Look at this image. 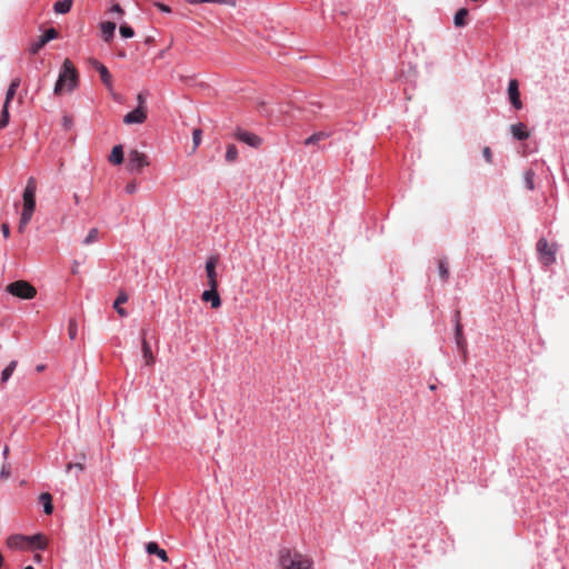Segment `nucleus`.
I'll list each match as a JSON object with an SVG mask.
<instances>
[{
	"label": "nucleus",
	"mask_w": 569,
	"mask_h": 569,
	"mask_svg": "<svg viewBox=\"0 0 569 569\" xmlns=\"http://www.w3.org/2000/svg\"><path fill=\"white\" fill-rule=\"evenodd\" d=\"M47 43L43 41L41 37H39L37 40L32 41L29 47V51L32 54H36L39 52Z\"/></svg>",
	"instance_id": "obj_31"
},
{
	"label": "nucleus",
	"mask_w": 569,
	"mask_h": 569,
	"mask_svg": "<svg viewBox=\"0 0 569 569\" xmlns=\"http://www.w3.org/2000/svg\"><path fill=\"white\" fill-rule=\"evenodd\" d=\"M11 476V467L9 463H3L0 469V479L6 480Z\"/></svg>",
	"instance_id": "obj_41"
},
{
	"label": "nucleus",
	"mask_w": 569,
	"mask_h": 569,
	"mask_svg": "<svg viewBox=\"0 0 569 569\" xmlns=\"http://www.w3.org/2000/svg\"><path fill=\"white\" fill-rule=\"evenodd\" d=\"M218 263L217 257H210L206 262V272L208 278V283L210 288H217V272L216 267Z\"/></svg>",
	"instance_id": "obj_10"
},
{
	"label": "nucleus",
	"mask_w": 569,
	"mask_h": 569,
	"mask_svg": "<svg viewBox=\"0 0 569 569\" xmlns=\"http://www.w3.org/2000/svg\"><path fill=\"white\" fill-rule=\"evenodd\" d=\"M36 369L38 372H40V371L44 370V365H39V366H37Z\"/></svg>",
	"instance_id": "obj_53"
},
{
	"label": "nucleus",
	"mask_w": 569,
	"mask_h": 569,
	"mask_svg": "<svg viewBox=\"0 0 569 569\" xmlns=\"http://www.w3.org/2000/svg\"><path fill=\"white\" fill-rule=\"evenodd\" d=\"M482 154L487 162H489V163L492 162V153H491V150L489 147L483 148Z\"/></svg>",
	"instance_id": "obj_45"
},
{
	"label": "nucleus",
	"mask_w": 569,
	"mask_h": 569,
	"mask_svg": "<svg viewBox=\"0 0 569 569\" xmlns=\"http://www.w3.org/2000/svg\"><path fill=\"white\" fill-rule=\"evenodd\" d=\"M74 201L78 202L79 201V198L77 194H74Z\"/></svg>",
	"instance_id": "obj_56"
},
{
	"label": "nucleus",
	"mask_w": 569,
	"mask_h": 569,
	"mask_svg": "<svg viewBox=\"0 0 569 569\" xmlns=\"http://www.w3.org/2000/svg\"><path fill=\"white\" fill-rule=\"evenodd\" d=\"M468 10L466 8L459 9L455 17H453V23L456 27H463L466 26V18L468 17Z\"/></svg>",
	"instance_id": "obj_25"
},
{
	"label": "nucleus",
	"mask_w": 569,
	"mask_h": 569,
	"mask_svg": "<svg viewBox=\"0 0 569 569\" xmlns=\"http://www.w3.org/2000/svg\"><path fill=\"white\" fill-rule=\"evenodd\" d=\"M438 271H439L440 277H441L443 280H447V279H448L449 270H448V267H447V263H446V261H445V260L439 261V264H438Z\"/></svg>",
	"instance_id": "obj_38"
},
{
	"label": "nucleus",
	"mask_w": 569,
	"mask_h": 569,
	"mask_svg": "<svg viewBox=\"0 0 569 569\" xmlns=\"http://www.w3.org/2000/svg\"><path fill=\"white\" fill-rule=\"evenodd\" d=\"M148 166L149 160L144 153L136 149L129 151L127 167L130 172H140L143 168Z\"/></svg>",
	"instance_id": "obj_4"
},
{
	"label": "nucleus",
	"mask_w": 569,
	"mask_h": 569,
	"mask_svg": "<svg viewBox=\"0 0 569 569\" xmlns=\"http://www.w3.org/2000/svg\"><path fill=\"white\" fill-rule=\"evenodd\" d=\"M28 542L33 545L37 549H44L47 547L46 539L41 535H34L32 537H28Z\"/></svg>",
	"instance_id": "obj_29"
},
{
	"label": "nucleus",
	"mask_w": 569,
	"mask_h": 569,
	"mask_svg": "<svg viewBox=\"0 0 569 569\" xmlns=\"http://www.w3.org/2000/svg\"><path fill=\"white\" fill-rule=\"evenodd\" d=\"M116 28L117 24L112 21H104L100 23V30L104 41L109 42L113 38Z\"/></svg>",
	"instance_id": "obj_15"
},
{
	"label": "nucleus",
	"mask_w": 569,
	"mask_h": 569,
	"mask_svg": "<svg viewBox=\"0 0 569 569\" xmlns=\"http://www.w3.org/2000/svg\"><path fill=\"white\" fill-rule=\"evenodd\" d=\"M109 161L113 164H120L123 161V148L121 144H117L112 148Z\"/></svg>",
	"instance_id": "obj_17"
},
{
	"label": "nucleus",
	"mask_w": 569,
	"mask_h": 569,
	"mask_svg": "<svg viewBox=\"0 0 569 569\" xmlns=\"http://www.w3.org/2000/svg\"><path fill=\"white\" fill-rule=\"evenodd\" d=\"M19 86H20V78H14L11 81V83L7 90L6 99H4L6 104H10L11 100L16 96V92H17V89L19 88Z\"/></svg>",
	"instance_id": "obj_20"
},
{
	"label": "nucleus",
	"mask_w": 569,
	"mask_h": 569,
	"mask_svg": "<svg viewBox=\"0 0 569 569\" xmlns=\"http://www.w3.org/2000/svg\"><path fill=\"white\" fill-rule=\"evenodd\" d=\"M9 104H3L1 116H0V129L4 128L9 123Z\"/></svg>",
	"instance_id": "obj_33"
},
{
	"label": "nucleus",
	"mask_w": 569,
	"mask_h": 569,
	"mask_svg": "<svg viewBox=\"0 0 569 569\" xmlns=\"http://www.w3.org/2000/svg\"><path fill=\"white\" fill-rule=\"evenodd\" d=\"M27 226L28 224H22V221H19V226H18L19 232H23Z\"/></svg>",
	"instance_id": "obj_52"
},
{
	"label": "nucleus",
	"mask_w": 569,
	"mask_h": 569,
	"mask_svg": "<svg viewBox=\"0 0 569 569\" xmlns=\"http://www.w3.org/2000/svg\"><path fill=\"white\" fill-rule=\"evenodd\" d=\"M26 541H28V537L14 535L8 539V546L10 548H22Z\"/></svg>",
	"instance_id": "obj_27"
},
{
	"label": "nucleus",
	"mask_w": 569,
	"mask_h": 569,
	"mask_svg": "<svg viewBox=\"0 0 569 569\" xmlns=\"http://www.w3.org/2000/svg\"><path fill=\"white\" fill-rule=\"evenodd\" d=\"M78 86V72L69 59H66L61 66L58 80L53 88L56 96L63 92H71Z\"/></svg>",
	"instance_id": "obj_1"
},
{
	"label": "nucleus",
	"mask_w": 569,
	"mask_h": 569,
	"mask_svg": "<svg viewBox=\"0 0 569 569\" xmlns=\"http://www.w3.org/2000/svg\"><path fill=\"white\" fill-rule=\"evenodd\" d=\"M202 300L210 302L212 308H219L221 306V299L217 291V288H210L204 290L201 296Z\"/></svg>",
	"instance_id": "obj_12"
},
{
	"label": "nucleus",
	"mask_w": 569,
	"mask_h": 569,
	"mask_svg": "<svg viewBox=\"0 0 569 569\" xmlns=\"http://www.w3.org/2000/svg\"><path fill=\"white\" fill-rule=\"evenodd\" d=\"M99 238V230L97 228L90 229L87 237L83 239L84 244H91L96 242Z\"/></svg>",
	"instance_id": "obj_32"
},
{
	"label": "nucleus",
	"mask_w": 569,
	"mask_h": 569,
	"mask_svg": "<svg viewBox=\"0 0 569 569\" xmlns=\"http://www.w3.org/2000/svg\"><path fill=\"white\" fill-rule=\"evenodd\" d=\"M72 6L71 0H60L54 3V12L63 14L70 11Z\"/></svg>",
	"instance_id": "obj_26"
},
{
	"label": "nucleus",
	"mask_w": 569,
	"mask_h": 569,
	"mask_svg": "<svg viewBox=\"0 0 569 569\" xmlns=\"http://www.w3.org/2000/svg\"><path fill=\"white\" fill-rule=\"evenodd\" d=\"M8 455H9V447H8V446H6V447L3 448V450H2V456H3V458H4V459H7V458H8Z\"/></svg>",
	"instance_id": "obj_51"
},
{
	"label": "nucleus",
	"mask_w": 569,
	"mask_h": 569,
	"mask_svg": "<svg viewBox=\"0 0 569 569\" xmlns=\"http://www.w3.org/2000/svg\"><path fill=\"white\" fill-rule=\"evenodd\" d=\"M238 158V150L234 144H228L226 150V160L228 162H233Z\"/></svg>",
	"instance_id": "obj_30"
},
{
	"label": "nucleus",
	"mask_w": 569,
	"mask_h": 569,
	"mask_svg": "<svg viewBox=\"0 0 569 569\" xmlns=\"http://www.w3.org/2000/svg\"><path fill=\"white\" fill-rule=\"evenodd\" d=\"M93 66H94L96 70L99 72L100 78H101L102 82L104 83V86L111 90L112 78H111V74H110L109 70L107 69V67L98 61H94Z\"/></svg>",
	"instance_id": "obj_13"
},
{
	"label": "nucleus",
	"mask_w": 569,
	"mask_h": 569,
	"mask_svg": "<svg viewBox=\"0 0 569 569\" xmlns=\"http://www.w3.org/2000/svg\"><path fill=\"white\" fill-rule=\"evenodd\" d=\"M7 291L12 296L21 299H32L37 293L34 287L23 280L14 281L8 284Z\"/></svg>",
	"instance_id": "obj_3"
},
{
	"label": "nucleus",
	"mask_w": 569,
	"mask_h": 569,
	"mask_svg": "<svg viewBox=\"0 0 569 569\" xmlns=\"http://www.w3.org/2000/svg\"><path fill=\"white\" fill-rule=\"evenodd\" d=\"M62 126L66 130H69L72 127V119L68 116H64L62 119Z\"/></svg>",
	"instance_id": "obj_48"
},
{
	"label": "nucleus",
	"mask_w": 569,
	"mask_h": 569,
	"mask_svg": "<svg viewBox=\"0 0 569 569\" xmlns=\"http://www.w3.org/2000/svg\"><path fill=\"white\" fill-rule=\"evenodd\" d=\"M36 191L37 184L33 177H30L27 181V186L23 190V209L33 210L36 209Z\"/></svg>",
	"instance_id": "obj_5"
},
{
	"label": "nucleus",
	"mask_w": 569,
	"mask_h": 569,
	"mask_svg": "<svg viewBox=\"0 0 569 569\" xmlns=\"http://www.w3.org/2000/svg\"><path fill=\"white\" fill-rule=\"evenodd\" d=\"M320 108L321 104L318 101L311 100L306 102V104L303 106V111L307 112L309 116H316Z\"/></svg>",
	"instance_id": "obj_28"
},
{
	"label": "nucleus",
	"mask_w": 569,
	"mask_h": 569,
	"mask_svg": "<svg viewBox=\"0 0 569 569\" xmlns=\"http://www.w3.org/2000/svg\"><path fill=\"white\" fill-rule=\"evenodd\" d=\"M138 189V186L137 183L133 181V182H130L126 186V192L129 193V194H132L137 191Z\"/></svg>",
	"instance_id": "obj_46"
},
{
	"label": "nucleus",
	"mask_w": 569,
	"mask_h": 569,
	"mask_svg": "<svg viewBox=\"0 0 569 569\" xmlns=\"http://www.w3.org/2000/svg\"><path fill=\"white\" fill-rule=\"evenodd\" d=\"M119 31L123 38H132L134 36L133 29L128 24H121Z\"/></svg>",
	"instance_id": "obj_37"
},
{
	"label": "nucleus",
	"mask_w": 569,
	"mask_h": 569,
	"mask_svg": "<svg viewBox=\"0 0 569 569\" xmlns=\"http://www.w3.org/2000/svg\"><path fill=\"white\" fill-rule=\"evenodd\" d=\"M46 43L56 39L58 37V32L54 28L48 29L42 36H40Z\"/></svg>",
	"instance_id": "obj_36"
},
{
	"label": "nucleus",
	"mask_w": 569,
	"mask_h": 569,
	"mask_svg": "<svg viewBox=\"0 0 569 569\" xmlns=\"http://www.w3.org/2000/svg\"><path fill=\"white\" fill-rule=\"evenodd\" d=\"M329 136H330L329 132H325V131L316 132L305 140V144H307V146L316 144L321 140L329 138Z\"/></svg>",
	"instance_id": "obj_24"
},
{
	"label": "nucleus",
	"mask_w": 569,
	"mask_h": 569,
	"mask_svg": "<svg viewBox=\"0 0 569 569\" xmlns=\"http://www.w3.org/2000/svg\"><path fill=\"white\" fill-rule=\"evenodd\" d=\"M234 137L239 141L243 142L250 147H253V148H258L262 142L261 138L258 137L257 134L246 131V130H241V129L237 130Z\"/></svg>",
	"instance_id": "obj_8"
},
{
	"label": "nucleus",
	"mask_w": 569,
	"mask_h": 569,
	"mask_svg": "<svg viewBox=\"0 0 569 569\" xmlns=\"http://www.w3.org/2000/svg\"><path fill=\"white\" fill-rule=\"evenodd\" d=\"M190 4H200V3H219L229 7H234L237 4L236 0H186Z\"/></svg>",
	"instance_id": "obj_23"
},
{
	"label": "nucleus",
	"mask_w": 569,
	"mask_h": 569,
	"mask_svg": "<svg viewBox=\"0 0 569 569\" xmlns=\"http://www.w3.org/2000/svg\"><path fill=\"white\" fill-rule=\"evenodd\" d=\"M76 470L77 472H82L84 470V466L82 463H68L66 467V472L69 473L70 471Z\"/></svg>",
	"instance_id": "obj_42"
},
{
	"label": "nucleus",
	"mask_w": 569,
	"mask_h": 569,
	"mask_svg": "<svg viewBox=\"0 0 569 569\" xmlns=\"http://www.w3.org/2000/svg\"><path fill=\"white\" fill-rule=\"evenodd\" d=\"M508 98L511 103V106L516 110H520L522 108V102L520 99V92H519V83L516 79H511L508 83Z\"/></svg>",
	"instance_id": "obj_6"
},
{
	"label": "nucleus",
	"mask_w": 569,
	"mask_h": 569,
	"mask_svg": "<svg viewBox=\"0 0 569 569\" xmlns=\"http://www.w3.org/2000/svg\"><path fill=\"white\" fill-rule=\"evenodd\" d=\"M537 249L543 259L545 264H551L556 261V251L549 246L546 239H540Z\"/></svg>",
	"instance_id": "obj_7"
},
{
	"label": "nucleus",
	"mask_w": 569,
	"mask_h": 569,
	"mask_svg": "<svg viewBox=\"0 0 569 569\" xmlns=\"http://www.w3.org/2000/svg\"><path fill=\"white\" fill-rule=\"evenodd\" d=\"M146 98H147V92H140V93L137 96V100H138V107H137V108H142V109H144Z\"/></svg>",
	"instance_id": "obj_44"
},
{
	"label": "nucleus",
	"mask_w": 569,
	"mask_h": 569,
	"mask_svg": "<svg viewBox=\"0 0 569 569\" xmlns=\"http://www.w3.org/2000/svg\"><path fill=\"white\" fill-rule=\"evenodd\" d=\"M147 119L146 110L142 108H136L123 117L126 124H140Z\"/></svg>",
	"instance_id": "obj_9"
},
{
	"label": "nucleus",
	"mask_w": 569,
	"mask_h": 569,
	"mask_svg": "<svg viewBox=\"0 0 569 569\" xmlns=\"http://www.w3.org/2000/svg\"><path fill=\"white\" fill-rule=\"evenodd\" d=\"M128 301V296L126 292H120L118 298L116 299L114 303H113V308L116 309V311L121 316V317H126L127 316V311L121 308V303H124Z\"/></svg>",
	"instance_id": "obj_21"
},
{
	"label": "nucleus",
	"mask_w": 569,
	"mask_h": 569,
	"mask_svg": "<svg viewBox=\"0 0 569 569\" xmlns=\"http://www.w3.org/2000/svg\"><path fill=\"white\" fill-rule=\"evenodd\" d=\"M68 335H69V338L71 340H74L77 338V335H78V326H77V322L74 319H71L69 321V326H68Z\"/></svg>",
	"instance_id": "obj_35"
},
{
	"label": "nucleus",
	"mask_w": 569,
	"mask_h": 569,
	"mask_svg": "<svg viewBox=\"0 0 569 569\" xmlns=\"http://www.w3.org/2000/svg\"><path fill=\"white\" fill-rule=\"evenodd\" d=\"M110 12L111 13H118L119 16H122L123 14V10L122 8L119 6V4H113L111 8H110Z\"/></svg>",
	"instance_id": "obj_49"
},
{
	"label": "nucleus",
	"mask_w": 569,
	"mask_h": 569,
	"mask_svg": "<svg viewBox=\"0 0 569 569\" xmlns=\"http://www.w3.org/2000/svg\"><path fill=\"white\" fill-rule=\"evenodd\" d=\"M39 501L43 506L44 513L46 515H51L52 511H53L51 495L48 493V492L41 493L40 497H39Z\"/></svg>",
	"instance_id": "obj_19"
},
{
	"label": "nucleus",
	"mask_w": 569,
	"mask_h": 569,
	"mask_svg": "<svg viewBox=\"0 0 569 569\" xmlns=\"http://www.w3.org/2000/svg\"><path fill=\"white\" fill-rule=\"evenodd\" d=\"M17 365L18 362L16 360H12L9 362V365L2 370L1 372V383H6L10 377L12 376V373L14 372L16 368H17Z\"/></svg>",
	"instance_id": "obj_22"
},
{
	"label": "nucleus",
	"mask_w": 569,
	"mask_h": 569,
	"mask_svg": "<svg viewBox=\"0 0 569 569\" xmlns=\"http://www.w3.org/2000/svg\"><path fill=\"white\" fill-rule=\"evenodd\" d=\"M455 337L457 347L461 349L463 353H466V341L462 335V326L459 320V312H456L455 316Z\"/></svg>",
	"instance_id": "obj_11"
},
{
	"label": "nucleus",
	"mask_w": 569,
	"mask_h": 569,
	"mask_svg": "<svg viewBox=\"0 0 569 569\" xmlns=\"http://www.w3.org/2000/svg\"><path fill=\"white\" fill-rule=\"evenodd\" d=\"M41 560V557L39 555H36L34 561L39 562Z\"/></svg>",
	"instance_id": "obj_54"
},
{
	"label": "nucleus",
	"mask_w": 569,
	"mask_h": 569,
	"mask_svg": "<svg viewBox=\"0 0 569 569\" xmlns=\"http://www.w3.org/2000/svg\"><path fill=\"white\" fill-rule=\"evenodd\" d=\"M142 358L146 366H151L154 362L151 347L144 338L142 340Z\"/></svg>",
	"instance_id": "obj_18"
},
{
	"label": "nucleus",
	"mask_w": 569,
	"mask_h": 569,
	"mask_svg": "<svg viewBox=\"0 0 569 569\" xmlns=\"http://www.w3.org/2000/svg\"><path fill=\"white\" fill-rule=\"evenodd\" d=\"M24 569H34L32 566H28Z\"/></svg>",
	"instance_id": "obj_57"
},
{
	"label": "nucleus",
	"mask_w": 569,
	"mask_h": 569,
	"mask_svg": "<svg viewBox=\"0 0 569 569\" xmlns=\"http://www.w3.org/2000/svg\"><path fill=\"white\" fill-rule=\"evenodd\" d=\"M201 136H202V132L200 129H194L193 132H192V141H193V144H194V148H197L200 142H201Z\"/></svg>",
	"instance_id": "obj_43"
},
{
	"label": "nucleus",
	"mask_w": 569,
	"mask_h": 569,
	"mask_svg": "<svg viewBox=\"0 0 569 569\" xmlns=\"http://www.w3.org/2000/svg\"><path fill=\"white\" fill-rule=\"evenodd\" d=\"M510 132L515 139L520 141L529 138V132L527 131V128L522 122L511 124Z\"/></svg>",
	"instance_id": "obj_14"
},
{
	"label": "nucleus",
	"mask_w": 569,
	"mask_h": 569,
	"mask_svg": "<svg viewBox=\"0 0 569 569\" xmlns=\"http://www.w3.org/2000/svg\"><path fill=\"white\" fill-rule=\"evenodd\" d=\"M33 210H27L22 208V212L20 216V221H22V224H28L32 218Z\"/></svg>",
	"instance_id": "obj_40"
},
{
	"label": "nucleus",
	"mask_w": 569,
	"mask_h": 569,
	"mask_svg": "<svg viewBox=\"0 0 569 569\" xmlns=\"http://www.w3.org/2000/svg\"><path fill=\"white\" fill-rule=\"evenodd\" d=\"M429 389H430V390H436V386H435V385H431V386H429Z\"/></svg>",
	"instance_id": "obj_55"
},
{
	"label": "nucleus",
	"mask_w": 569,
	"mask_h": 569,
	"mask_svg": "<svg viewBox=\"0 0 569 569\" xmlns=\"http://www.w3.org/2000/svg\"><path fill=\"white\" fill-rule=\"evenodd\" d=\"M154 6L162 12L164 13H170L171 12V9L170 7H168L167 4L164 3H161V2H156Z\"/></svg>",
	"instance_id": "obj_47"
},
{
	"label": "nucleus",
	"mask_w": 569,
	"mask_h": 569,
	"mask_svg": "<svg viewBox=\"0 0 569 569\" xmlns=\"http://www.w3.org/2000/svg\"><path fill=\"white\" fill-rule=\"evenodd\" d=\"M33 210H27L22 208V212L20 216V221H22V224H28L32 218Z\"/></svg>",
	"instance_id": "obj_39"
},
{
	"label": "nucleus",
	"mask_w": 569,
	"mask_h": 569,
	"mask_svg": "<svg viewBox=\"0 0 569 569\" xmlns=\"http://www.w3.org/2000/svg\"><path fill=\"white\" fill-rule=\"evenodd\" d=\"M1 231H2V234H3V237H4V238H8V237H9V234H10V229H9V226H8V224H6V223H4V224H2V227H1Z\"/></svg>",
	"instance_id": "obj_50"
},
{
	"label": "nucleus",
	"mask_w": 569,
	"mask_h": 569,
	"mask_svg": "<svg viewBox=\"0 0 569 569\" xmlns=\"http://www.w3.org/2000/svg\"><path fill=\"white\" fill-rule=\"evenodd\" d=\"M533 178H535V173H533L532 170L526 171V173H525V184H526L527 189H529V190H533L535 189Z\"/></svg>",
	"instance_id": "obj_34"
},
{
	"label": "nucleus",
	"mask_w": 569,
	"mask_h": 569,
	"mask_svg": "<svg viewBox=\"0 0 569 569\" xmlns=\"http://www.w3.org/2000/svg\"><path fill=\"white\" fill-rule=\"evenodd\" d=\"M146 551L149 555H157L162 561H168V556L164 549L159 548L157 542H148Z\"/></svg>",
	"instance_id": "obj_16"
},
{
	"label": "nucleus",
	"mask_w": 569,
	"mask_h": 569,
	"mask_svg": "<svg viewBox=\"0 0 569 569\" xmlns=\"http://www.w3.org/2000/svg\"><path fill=\"white\" fill-rule=\"evenodd\" d=\"M279 563L281 569H312V563L308 558L298 552L292 553L289 549L280 550Z\"/></svg>",
	"instance_id": "obj_2"
}]
</instances>
